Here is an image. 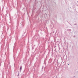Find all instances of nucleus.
<instances>
[{"label": "nucleus", "instance_id": "f03ea898", "mask_svg": "<svg viewBox=\"0 0 78 78\" xmlns=\"http://www.w3.org/2000/svg\"><path fill=\"white\" fill-rule=\"evenodd\" d=\"M18 76H19V74H18Z\"/></svg>", "mask_w": 78, "mask_h": 78}, {"label": "nucleus", "instance_id": "f257e3e1", "mask_svg": "<svg viewBox=\"0 0 78 78\" xmlns=\"http://www.w3.org/2000/svg\"><path fill=\"white\" fill-rule=\"evenodd\" d=\"M20 70H21L22 69V66H21L20 67Z\"/></svg>", "mask_w": 78, "mask_h": 78}]
</instances>
